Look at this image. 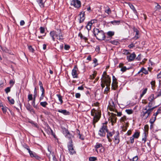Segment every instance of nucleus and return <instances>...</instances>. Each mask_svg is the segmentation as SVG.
<instances>
[{"label": "nucleus", "instance_id": "nucleus-1", "mask_svg": "<svg viewBox=\"0 0 161 161\" xmlns=\"http://www.w3.org/2000/svg\"><path fill=\"white\" fill-rule=\"evenodd\" d=\"M49 34L53 41H55L56 39L59 40H62L64 39L63 34L60 29L51 31Z\"/></svg>", "mask_w": 161, "mask_h": 161}, {"label": "nucleus", "instance_id": "nucleus-2", "mask_svg": "<svg viewBox=\"0 0 161 161\" xmlns=\"http://www.w3.org/2000/svg\"><path fill=\"white\" fill-rule=\"evenodd\" d=\"M91 115L93 117V124L95 127V124L100 119L101 116V112L98 109L93 108L91 111Z\"/></svg>", "mask_w": 161, "mask_h": 161}, {"label": "nucleus", "instance_id": "nucleus-3", "mask_svg": "<svg viewBox=\"0 0 161 161\" xmlns=\"http://www.w3.org/2000/svg\"><path fill=\"white\" fill-rule=\"evenodd\" d=\"M101 81L102 83L101 86L102 87H104L103 84L106 85L107 87H109L111 83V79L109 77V75H107V73L106 71L104 72L102 75V77L101 78Z\"/></svg>", "mask_w": 161, "mask_h": 161}, {"label": "nucleus", "instance_id": "nucleus-4", "mask_svg": "<svg viewBox=\"0 0 161 161\" xmlns=\"http://www.w3.org/2000/svg\"><path fill=\"white\" fill-rule=\"evenodd\" d=\"M157 107V106H155L154 107L150 108L148 109H147V108L143 109L141 113V116L144 119H146L149 116L153 109ZM146 108H147V107H146Z\"/></svg>", "mask_w": 161, "mask_h": 161}, {"label": "nucleus", "instance_id": "nucleus-5", "mask_svg": "<svg viewBox=\"0 0 161 161\" xmlns=\"http://www.w3.org/2000/svg\"><path fill=\"white\" fill-rule=\"evenodd\" d=\"M94 34L98 40H103L105 38L104 33L102 31H99V29L96 28L94 30Z\"/></svg>", "mask_w": 161, "mask_h": 161}, {"label": "nucleus", "instance_id": "nucleus-6", "mask_svg": "<svg viewBox=\"0 0 161 161\" xmlns=\"http://www.w3.org/2000/svg\"><path fill=\"white\" fill-rule=\"evenodd\" d=\"M157 97L153 94H151L147 98V100L148 101V107L149 108L155 107V100Z\"/></svg>", "mask_w": 161, "mask_h": 161}, {"label": "nucleus", "instance_id": "nucleus-7", "mask_svg": "<svg viewBox=\"0 0 161 161\" xmlns=\"http://www.w3.org/2000/svg\"><path fill=\"white\" fill-rule=\"evenodd\" d=\"M107 123L106 122L105 123H103L102 127L99 131L98 134L100 136H105L106 132H108L107 126L106 125Z\"/></svg>", "mask_w": 161, "mask_h": 161}, {"label": "nucleus", "instance_id": "nucleus-8", "mask_svg": "<svg viewBox=\"0 0 161 161\" xmlns=\"http://www.w3.org/2000/svg\"><path fill=\"white\" fill-rule=\"evenodd\" d=\"M71 4L73 5L75 8H78L81 6V3L79 0H71Z\"/></svg>", "mask_w": 161, "mask_h": 161}, {"label": "nucleus", "instance_id": "nucleus-9", "mask_svg": "<svg viewBox=\"0 0 161 161\" xmlns=\"http://www.w3.org/2000/svg\"><path fill=\"white\" fill-rule=\"evenodd\" d=\"M116 114L113 113L111 114L109 118V120L110 121L112 125H113L114 123L116 122L117 118L116 117Z\"/></svg>", "mask_w": 161, "mask_h": 161}, {"label": "nucleus", "instance_id": "nucleus-10", "mask_svg": "<svg viewBox=\"0 0 161 161\" xmlns=\"http://www.w3.org/2000/svg\"><path fill=\"white\" fill-rule=\"evenodd\" d=\"M114 142L115 144H118L120 142L119 134L118 131L115 132V135L114 136Z\"/></svg>", "mask_w": 161, "mask_h": 161}, {"label": "nucleus", "instance_id": "nucleus-11", "mask_svg": "<svg viewBox=\"0 0 161 161\" xmlns=\"http://www.w3.org/2000/svg\"><path fill=\"white\" fill-rule=\"evenodd\" d=\"M95 147L96 148V151L98 153L97 149L101 147L100 150V152L101 153L103 152L104 150V149L103 147V145L101 143H97L96 145L95 146Z\"/></svg>", "mask_w": 161, "mask_h": 161}, {"label": "nucleus", "instance_id": "nucleus-12", "mask_svg": "<svg viewBox=\"0 0 161 161\" xmlns=\"http://www.w3.org/2000/svg\"><path fill=\"white\" fill-rule=\"evenodd\" d=\"M108 107L110 111H114L115 108V104L112 100H110L109 101Z\"/></svg>", "mask_w": 161, "mask_h": 161}, {"label": "nucleus", "instance_id": "nucleus-13", "mask_svg": "<svg viewBox=\"0 0 161 161\" xmlns=\"http://www.w3.org/2000/svg\"><path fill=\"white\" fill-rule=\"evenodd\" d=\"M79 22L81 23L83 22L85 19V12L82 11L80 13L79 15Z\"/></svg>", "mask_w": 161, "mask_h": 161}, {"label": "nucleus", "instance_id": "nucleus-14", "mask_svg": "<svg viewBox=\"0 0 161 161\" xmlns=\"http://www.w3.org/2000/svg\"><path fill=\"white\" fill-rule=\"evenodd\" d=\"M78 70L76 66H75L74 69H72V75L74 78L77 77V71Z\"/></svg>", "mask_w": 161, "mask_h": 161}, {"label": "nucleus", "instance_id": "nucleus-15", "mask_svg": "<svg viewBox=\"0 0 161 161\" xmlns=\"http://www.w3.org/2000/svg\"><path fill=\"white\" fill-rule=\"evenodd\" d=\"M136 57V55L134 53H133L129 56H127V59L128 61H133Z\"/></svg>", "mask_w": 161, "mask_h": 161}, {"label": "nucleus", "instance_id": "nucleus-16", "mask_svg": "<svg viewBox=\"0 0 161 161\" xmlns=\"http://www.w3.org/2000/svg\"><path fill=\"white\" fill-rule=\"evenodd\" d=\"M68 150L70 153V154H73L75 153V150L73 147V145L72 144L69 145L68 146Z\"/></svg>", "mask_w": 161, "mask_h": 161}, {"label": "nucleus", "instance_id": "nucleus-17", "mask_svg": "<svg viewBox=\"0 0 161 161\" xmlns=\"http://www.w3.org/2000/svg\"><path fill=\"white\" fill-rule=\"evenodd\" d=\"M30 156L31 158H35L37 159H39L40 158L35 153L31 151L30 153H29Z\"/></svg>", "mask_w": 161, "mask_h": 161}, {"label": "nucleus", "instance_id": "nucleus-18", "mask_svg": "<svg viewBox=\"0 0 161 161\" xmlns=\"http://www.w3.org/2000/svg\"><path fill=\"white\" fill-rule=\"evenodd\" d=\"M133 29L134 31L136 32V35L134 37V39L136 40H137L139 38V36H138L139 33V31L137 29L135 28V27H134Z\"/></svg>", "mask_w": 161, "mask_h": 161}, {"label": "nucleus", "instance_id": "nucleus-19", "mask_svg": "<svg viewBox=\"0 0 161 161\" xmlns=\"http://www.w3.org/2000/svg\"><path fill=\"white\" fill-rule=\"evenodd\" d=\"M78 36L80 37L81 40L84 41L85 42H86L87 41V38L84 36H83L81 32H80L78 34Z\"/></svg>", "mask_w": 161, "mask_h": 161}, {"label": "nucleus", "instance_id": "nucleus-20", "mask_svg": "<svg viewBox=\"0 0 161 161\" xmlns=\"http://www.w3.org/2000/svg\"><path fill=\"white\" fill-rule=\"evenodd\" d=\"M141 72H142L146 75L148 74V71L144 68H142L141 69V70L138 72V74H139Z\"/></svg>", "mask_w": 161, "mask_h": 161}, {"label": "nucleus", "instance_id": "nucleus-21", "mask_svg": "<svg viewBox=\"0 0 161 161\" xmlns=\"http://www.w3.org/2000/svg\"><path fill=\"white\" fill-rule=\"evenodd\" d=\"M26 108L27 109L30 111L31 112L33 113H34L35 111L31 107V105L29 104L26 107Z\"/></svg>", "mask_w": 161, "mask_h": 161}, {"label": "nucleus", "instance_id": "nucleus-22", "mask_svg": "<svg viewBox=\"0 0 161 161\" xmlns=\"http://www.w3.org/2000/svg\"><path fill=\"white\" fill-rule=\"evenodd\" d=\"M0 48L3 52L7 53L9 52V50L6 47H3L1 45H0Z\"/></svg>", "mask_w": 161, "mask_h": 161}, {"label": "nucleus", "instance_id": "nucleus-23", "mask_svg": "<svg viewBox=\"0 0 161 161\" xmlns=\"http://www.w3.org/2000/svg\"><path fill=\"white\" fill-rule=\"evenodd\" d=\"M112 85L113 88L114 89H115L117 87V81H113Z\"/></svg>", "mask_w": 161, "mask_h": 161}, {"label": "nucleus", "instance_id": "nucleus-24", "mask_svg": "<svg viewBox=\"0 0 161 161\" xmlns=\"http://www.w3.org/2000/svg\"><path fill=\"white\" fill-rule=\"evenodd\" d=\"M147 89L145 88L143 90L142 93L141 94L140 96V98H141L147 92Z\"/></svg>", "mask_w": 161, "mask_h": 161}, {"label": "nucleus", "instance_id": "nucleus-25", "mask_svg": "<svg viewBox=\"0 0 161 161\" xmlns=\"http://www.w3.org/2000/svg\"><path fill=\"white\" fill-rule=\"evenodd\" d=\"M114 135H115V132L114 131H113L112 132H108L107 134V137H110L113 136Z\"/></svg>", "mask_w": 161, "mask_h": 161}, {"label": "nucleus", "instance_id": "nucleus-26", "mask_svg": "<svg viewBox=\"0 0 161 161\" xmlns=\"http://www.w3.org/2000/svg\"><path fill=\"white\" fill-rule=\"evenodd\" d=\"M92 23L89 22L87 25L86 26V29L88 30H90L91 29V26L92 25Z\"/></svg>", "mask_w": 161, "mask_h": 161}, {"label": "nucleus", "instance_id": "nucleus-27", "mask_svg": "<svg viewBox=\"0 0 161 161\" xmlns=\"http://www.w3.org/2000/svg\"><path fill=\"white\" fill-rule=\"evenodd\" d=\"M156 119V117L155 116H153L152 117V118L150 119V122L151 124H152L153 123L155 122Z\"/></svg>", "mask_w": 161, "mask_h": 161}, {"label": "nucleus", "instance_id": "nucleus-28", "mask_svg": "<svg viewBox=\"0 0 161 161\" xmlns=\"http://www.w3.org/2000/svg\"><path fill=\"white\" fill-rule=\"evenodd\" d=\"M140 135L139 132H136L132 136L134 137V138H138Z\"/></svg>", "mask_w": 161, "mask_h": 161}, {"label": "nucleus", "instance_id": "nucleus-29", "mask_svg": "<svg viewBox=\"0 0 161 161\" xmlns=\"http://www.w3.org/2000/svg\"><path fill=\"white\" fill-rule=\"evenodd\" d=\"M40 104L43 107H46L48 103L46 102H40Z\"/></svg>", "mask_w": 161, "mask_h": 161}, {"label": "nucleus", "instance_id": "nucleus-30", "mask_svg": "<svg viewBox=\"0 0 161 161\" xmlns=\"http://www.w3.org/2000/svg\"><path fill=\"white\" fill-rule=\"evenodd\" d=\"M57 96L58 97L61 104H62L63 103L62 97L60 94H57Z\"/></svg>", "mask_w": 161, "mask_h": 161}, {"label": "nucleus", "instance_id": "nucleus-31", "mask_svg": "<svg viewBox=\"0 0 161 161\" xmlns=\"http://www.w3.org/2000/svg\"><path fill=\"white\" fill-rule=\"evenodd\" d=\"M112 24L114 25H118L120 23V21L119 20H114L111 22Z\"/></svg>", "mask_w": 161, "mask_h": 161}, {"label": "nucleus", "instance_id": "nucleus-32", "mask_svg": "<svg viewBox=\"0 0 161 161\" xmlns=\"http://www.w3.org/2000/svg\"><path fill=\"white\" fill-rule=\"evenodd\" d=\"M157 5L155 7L156 11H159L161 9V7L158 3H156Z\"/></svg>", "mask_w": 161, "mask_h": 161}, {"label": "nucleus", "instance_id": "nucleus-33", "mask_svg": "<svg viewBox=\"0 0 161 161\" xmlns=\"http://www.w3.org/2000/svg\"><path fill=\"white\" fill-rule=\"evenodd\" d=\"M58 111L64 114H66L67 111L66 110H58Z\"/></svg>", "mask_w": 161, "mask_h": 161}, {"label": "nucleus", "instance_id": "nucleus-34", "mask_svg": "<svg viewBox=\"0 0 161 161\" xmlns=\"http://www.w3.org/2000/svg\"><path fill=\"white\" fill-rule=\"evenodd\" d=\"M96 75H97V72L96 71H94L93 72V73L92 74V75H90V78L91 79H93L95 77V76H96Z\"/></svg>", "mask_w": 161, "mask_h": 161}, {"label": "nucleus", "instance_id": "nucleus-35", "mask_svg": "<svg viewBox=\"0 0 161 161\" xmlns=\"http://www.w3.org/2000/svg\"><path fill=\"white\" fill-rule=\"evenodd\" d=\"M114 31H109L107 33V35L109 36H112L114 35Z\"/></svg>", "mask_w": 161, "mask_h": 161}, {"label": "nucleus", "instance_id": "nucleus-36", "mask_svg": "<svg viewBox=\"0 0 161 161\" xmlns=\"http://www.w3.org/2000/svg\"><path fill=\"white\" fill-rule=\"evenodd\" d=\"M125 112L128 114H132L133 112V110H132V109H126L125 110Z\"/></svg>", "mask_w": 161, "mask_h": 161}, {"label": "nucleus", "instance_id": "nucleus-37", "mask_svg": "<svg viewBox=\"0 0 161 161\" xmlns=\"http://www.w3.org/2000/svg\"><path fill=\"white\" fill-rule=\"evenodd\" d=\"M105 12L108 14H110L111 12V10L109 7L107 8L105 10Z\"/></svg>", "mask_w": 161, "mask_h": 161}, {"label": "nucleus", "instance_id": "nucleus-38", "mask_svg": "<svg viewBox=\"0 0 161 161\" xmlns=\"http://www.w3.org/2000/svg\"><path fill=\"white\" fill-rule=\"evenodd\" d=\"M47 150L48 151V152L49 153V155H48V153H47V155L49 157V158L50 159V154L51 153V147L50 146H48V148H47Z\"/></svg>", "mask_w": 161, "mask_h": 161}, {"label": "nucleus", "instance_id": "nucleus-39", "mask_svg": "<svg viewBox=\"0 0 161 161\" xmlns=\"http://www.w3.org/2000/svg\"><path fill=\"white\" fill-rule=\"evenodd\" d=\"M39 4L41 8H43L44 7V4L42 2V0H39Z\"/></svg>", "mask_w": 161, "mask_h": 161}, {"label": "nucleus", "instance_id": "nucleus-40", "mask_svg": "<svg viewBox=\"0 0 161 161\" xmlns=\"http://www.w3.org/2000/svg\"><path fill=\"white\" fill-rule=\"evenodd\" d=\"M130 7V8L133 10V11L135 13H136V11L135 9L134 6L132 4L129 5Z\"/></svg>", "mask_w": 161, "mask_h": 161}, {"label": "nucleus", "instance_id": "nucleus-41", "mask_svg": "<svg viewBox=\"0 0 161 161\" xmlns=\"http://www.w3.org/2000/svg\"><path fill=\"white\" fill-rule=\"evenodd\" d=\"M126 120V116H124L120 118V122H125Z\"/></svg>", "mask_w": 161, "mask_h": 161}, {"label": "nucleus", "instance_id": "nucleus-42", "mask_svg": "<svg viewBox=\"0 0 161 161\" xmlns=\"http://www.w3.org/2000/svg\"><path fill=\"white\" fill-rule=\"evenodd\" d=\"M160 111L161 110L159 109H158L157 111L154 114H153V116L156 117V116L158 115V114L160 113Z\"/></svg>", "mask_w": 161, "mask_h": 161}, {"label": "nucleus", "instance_id": "nucleus-43", "mask_svg": "<svg viewBox=\"0 0 161 161\" xmlns=\"http://www.w3.org/2000/svg\"><path fill=\"white\" fill-rule=\"evenodd\" d=\"M28 99L29 101L32 100L33 99L32 95V94H28Z\"/></svg>", "mask_w": 161, "mask_h": 161}, {"label": "nucleus", "instance_id": "nucleus-44", "mask_svg": "<svg viewBox=\"0 0 161 161\" xmlns=\"http://www.w3.org/2000/svg\"><path fill=\"white\" fill-rule=\"evenodd\" d=\"M97 159V158L95 157H90L89 158V160L90 161H95Z\"/></svg>", "mask_w": 161, "mask_h": 161}, {"label": "nucleus", "instance_id": "nucleus-45", "mask_svg": "<svg viewBox=\"0 0 161 161\" xmlns=\"http://www.w3.org/2000/svg\"><path fill=\"white\" fill-rule=\"evenodd\" d=\"M2 110H3V113H5L6 112V111H7V109H8V110H10L9 109H8V108H7V107H2Z\"/></svg>", "mask_w": 161, "mask_h": 161}, {"label": "nucleus", "instance_id": "nucleus-46", "mask_svg": "<svg viewBox=\"0 0 161 161\" xmlns=\"http://www.w3.org/2000/svg\"><path fill=\"white\" fill-rule=\"evenodd\" d=\"M124 54L127 55L129 54V52L127 50H124L122 52Z\"/></svg>", "mask_w": 161, "mask_h": 161}, {"label": "nucleus", "instance_id": "nucleus-47", "mask_svg": "<svg viewBox=\"0 0 161 161\" xmlns=\"http://www.w3.org/2000/svg\"><path fill=\"white\" fill-rule=\"evenodd\" d=\"M40 29L41 33L43 34L45 32V29L44 27H41L40 28Z\"/></svg>", "mask_w": 161, "mask_h": 161}, {"label": "nucleus", "instance_id": "nucleus-48", "mask_svg": "<svg viewBox=\"0 0 161 161\" xmlns=\"http://www.w3.org/2000/svg\"><path fill=\"white\" fill-rule=\"evenodd\" d=\"M111 42L114 45H117L118 44H119V42L118 41H116V40H114L113 41H112Z\"/></svg>", "mask_w": 161, "mask_h": 161}, {"label": "nucleus", "instance_id": "nucleus-49", "mask_svg": "<svg viewBox=\"0 0 161 161\" xmlns=\"http://www.w3.org/2000/svg\"><path fill=\"white\" fill-rule=\"evenodd\" d=\"M5 91L6 93L8 94L9 92H10V87H7L5 89Z\"/></svg>", "mask_w": 161, "mask_h": 161}, {"label": "nucleus", "instance_id": "nucleus-50", "mask_svg": "<svg viewBox=\"0 0 161 161\" xmlns=\"http://www.w3.org/2000/svg\"><path fill=\"white\" fill-rule=\"evenodd\" d=\"M149 129V126L148 125H146L144 126V129L145 132L147 131Z\"/></svg>", "mask_w": 161, "mask_h": 161}, {"label": "nucleus", "instance_id": "nucleus-51", "mask_svg": "<svg viewBox=\"0 0 161 161\" xmlns=\"http://www.w3.org/2000/svg\"><path fill=\"white\" fill-rule=\"evenodd\" d=\"M70 46L68 45H65L64 46V48L66 50H68L70 48Z\"/></svg>", "mask_w": 161, "mask_h": 161}, {"label": "nucleus", "instance_id": "nucleus-52", "mask_svg": "<svg viewBox=\"0 0 161 161\" xmlns=\"http://www.w3.org/2000/svg\"><path fill=\"white\" fill-rule=\"evenodd\" d=\"M138 160V157L137 156H135L132 159V161H137Z\"/></svg>", "mask_w": 161, "mask_h": 161}, {"label": "nucleus", "instance_id": "nucleus-53", "mask_svg": "<svg viewBox=\"0 0 161 161\" xmlns=\"http://www.w3.org/2000/svg\"><path fill=\"white\" fill-rule=\"evenodd\" d=\"M28 48L29 51L31 52H34V49L32 48L31 46H30L28 47Z\"/></svg>", "mask_w": 161, "mask_h": 161}, {"label": "nucleus", "instance_id": "nucleus-54", "mask_svg": "<svg viewBox=\"0 0 161 161\" xmlns=\"http://www.w3.org/2000/svg\"><path fill=\"white\" fill-rule=\"evenodd\" d=\"M126 69H127V68L126 67L123 66L121 69V71H122V72H125L126 70Z\"/></svg>", "mask_w": 161, "mask_h": 161}, {"label": "nucleus", "instance_id": "nucleus-55", "mask_svg": "<svg viewBox=\"0 0 161 161\" xmlns=\"http://www.w3.org/2000/svg\"><path fill=\"white\" fill-rule=\"evenodd\" d=\"M66 132L67 133V134L66 135V137L68 138H70L71 137V135L70 134L68 130H66Z\"/></svg>", "mask_w": 161, "mask_h": 161}, {"label": "nucleus", "instance_id": "nucleus-56", "mask_svg": "<svg viewBox=\"0 0 161 161\" xmlns=\"http://www.w3.org/2000/svg\"><path fill=\"white\" fill-rule=\"evenodd\" d=\"M135 138L133 136L132 137H131L130 138V142L132 143H133L134 142V139Z\"/></svg>", "mask_w": 161, "mask_h": 161}, {"label": "nucleus", "instance_id": "nucleus-57", "mask_svg": "<svg viewBox=\"0 0 161 161\" xmlns=\"http://www.w3.org/2000/svg\"><path fill=\"white\" fill-rule=\"evenodd\" d=\"M157 78L158 79H161V71L158 74Z\"/></svg>", "mask_w": 161, "mask_h": 161}, {"label": "nucleus", "instance_id": "nucleus-58", "mask_svg": "<svg viewBox=\"0 0 161 161\" xmlns=\"http://www.w3.org/2000/svg\"><path fill=\"white\" fill-rule=\"evenodd\" d=\"M75 96L77 98H79L80 96V94L79 93H76L75 95Z\"/></svg>", "mask_w": 161, "mask_h": 161}, {"label": "nucleus", "instance_id": "nucleus-59", "mask_svg": "<svg viewBox=\"0 0 161 161\" xmlns=\"http://www.w3.org/2000/svg\"><path fill=\"white\" fill-rule=\"evenodd\" d=\"M32 105H33L34 108H36L37 106L35 105V100H33V102L32 103Z\"/></svg>", "mask_w": 161, "mask_h": 161}, {"label": "nucleus", "instance_id": "nucleus-60", "mask_svg": "<svg viewBox=\"0 0 161 161\" xmlns=\"http://www.w3.org/2000/svg\"><path fill=\"white\" fill-rule=\"evenodd\" d=\"M44 94V92H42L41 96L40 98V100L43 99V98Z\"/></svg>", "mask_w": 161, "mask_h": 161}, {"label": "nucleus", "instance_id": "nucleus-61", "mask_svg": "<svg viewBox=\"0 0 161 161\" xmlns=\"http://www.w3.org/2000/svg\"><path fill=\"white\" fill-rule=\"evenodd\" d=\"M10 83H11V86L13 85L15 83V80H14L13 79L12 80H11Z\"/></svg>", "mask_w": 161, "mask_h": 161}, {"label": "nucleus", "instance_id": "nucleus-62", "mask_svg": "<svg viewBox=\"0 0 161 161\" xmlns=\"http://www.w3.org/2000/svg\"><path fill=\"white\" fill-rule=\"evenodd\" d=\"M134 46H135L134 44L133 43H131L128 46V47L130 48H132Z\"/></svg>", "mask_w": 161, "mask_h": 161}, {"label": "nucleus", "instance_id": "nucleus-63", "mask_svg": "<svg viewBox=\"0 0 161 161\" xmlns=\"http://www.w3.org/2000/svg\"><path fill=\"white\" fill-rule=\"evenodd\" d=\"M25 24V22L24 20H22L20 21V24L21 26Z\"/></svg>", "mask_w": 161, "mask_h": 161}, {"label": "nucleus", "instance_id": "nucleus-64", "mask_svg": "<svg viewBox=\"0 0 161 161\" xmlns=\"http://www.w3.org/2000/svg\"><path fill=\"white\" fill-rule=\"evenodd\" d=\"M116 112L117 113V115L118 116L120 117V116H121L122 115V113L121 112Z\"/></svg>", "mask_w": 161, "mask_h": 161}]
</instances>
